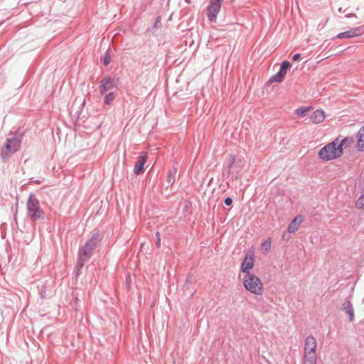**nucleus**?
Listing matches in <instances>:
<instances>
[{"mask_svg": "<svg viewBox=\"0 0 364 364\" xmlns=\"http://www.w3.org/2000/svg\"><path fill=\"white\" fill-rule=\"evenodd\" d=\"M352 141L350 137H336L318 151V156L323 161L339 159L343 155L344 149L350 146Z\"/></svg>", "mask_w": 364, "mask_h": 364, "instance_id": "obj_1", "label": "nucleus"}, {"mask_svg": "<svg viewBox=\"0 0 364 364\" xmlns=\"http://www.w3.org/2000/svg\"><path fill=\"white\" fill-rule=\"evenodd\" d=\"M244 287L251 294L261 296L264 291V284L259 277L255 274H244L242 278Z\"/></svg>", "mask_w": 364, "mask_h": 364, "instance_id": "obj_2", "label": "nucleus"}, {"mask_svg": "<svg viewBox=\"0 0 364 364\" xmlns=\"http://www.w3.org/2000/svg\"><path fill=\"white\" fill-rule=\"evenodd\" d=\"M317 342L312 336H309L305 339L303 364H316L317 363Z\"/></svg>", "mask_w": 364, "mask_h": 364, "instance_id": "obj_3", "label": "nucleus"}, {"mask_svg": "<svg viewBox=\"0 0 364 364\" xmlns=\"http://www.w3.org/2000/svg\"><path fill=\"white\" fill-rule=\"evenodd\" d=\"M101 239L102 235L99 232L92 234V237L80 250L79 257L81 261L85 262L90 258L93 250L97 246Z\"/></svg>", "mask_w": 364, "mask_h": 364, "instance_id": "obj_4", "label": "nucleus"}, {"mask_svg": "<svg viewBox=\"0 0 364 364\" xmlns=\"http://www.w3.org/2000/svg\"><path fill=\"white\" fill-rule=\"evenodd\" d=\"M28 215L33 221L44 218V213L40 208L38 200L31 196L27 202Z\"/></svg>", "mask_w": 364, "mask_h": 364, "instance_id": "obj_5", "label": "nucleus"}, {"mask_svg": "<svg viewBox=\"0 0 364 364\" xmlns=\"http://www.w3.org/2000/svg\"><path fill=\"white\" fill-rule=\"evenodd\" d=\"M20 146V141L16 137L8 139L1 149V157L6 159L12 154L18 151Z\"/></svg>", "mask_w": 364, "mask_h": 364, "instance_id": "obj_6", "label": "nucleus"}, {"mask_svg": "<svg viewBox=\"0 0 364 364\" xmlns=\"http://www.w3.org/2000/svg\"><path fill=\"white\" fill-rule=\"evenodd\" d=\"M220 8V0H210V4L207 8V16L210 21H216L217 15L219 13Z\"/></svg>", "mask_w": 364, "mask_h": 364, "instance_id": "obj_7", "label": "nucleus"}, {"mask_svg": "<svg viewBox=\"0 0 364 364\" xmlns=\"http://www.w3.org/2000/svg\"><path fill=\"white\" fill-rule=\"evenodd\" d=\"M254 264L255 256L253 253H248L242 263L241 271L244 274H252L250 270L254 267Z\"/></svg>", "mask_w": 364, "mask_h": 364, "instance_id": "obj_8", "label": "nucleus"}, {"mask_svg": "<svg viewBox=\"0 0 364 364\" xmlns=\"http://www.w3.org/2000/svg\"><path fill=\"white\" fill-rule=\"evenodd\" d=\"M148 154L146 152H142L137 157V161L134 167V172L136 175H140L144 173V166L146 162Z\"/></svg>", "mask_w": 364, "mask_h": 364, "instance_id": "obj_9", "label": "nucleus"}, {"mask_svg": "<svg viewBox=\"0 0 364 364\" xmlns=\"http://www.w3.org/2000/svg\"><path fill=\"white\" fill-rule=\"evenodd\" d=\"M362 27H356L350 29L349 31L340 33L337 35L336 38L339 39L350 38L358 36L361 34Z\"/></svg>", "mask_w": 364, "mask_h": 364, "instance_id": "obj_10", "label": "nucleus"}, {"mask_svg": "<svg viewBox=\"0 0 364 364\" xmlns=\"http://www.w3.org/2000/svg\"><path fill=\"white\" fill-rule=\"evenodd\" d=\"M303 220L304 219L301 215H297L288 225L287 231L289 233H294L297 231Z\"/></svg>", "mask_w": 364, "mask_h": 364, "instance_id": "obj_11", "label": "nucleus"}, {"mask_svg": "<svg viewBox=\"0 0 364 364\" xmlns=\"http://www.w3.org/2000/svg\"><path fill=\"white\" fill-rule=\"evenodd\" d=\"M325 113L323 110L317 109L314 111L310 117V120L314 124H318L325 119Z\"/></svg>", "mask_w": 364, "mask_h": 364, "instance_id": "obj_12", "label": "nucleus"}, {"mask_svg": "<svg viewBox=\"0 0 364 364\" xmlns=\"http://www.w3.org/2000/svg\"><path fill=\"white\" fill-rule=\"evenodd\" d=\"M114 87V83L111 78H106L102 80L100 85V90L102 94L112 90Z\"/></svg>", "mask_w": 364, "mask_h": 364, "instance_id": "obj_13", "label": "nucleus"}, {"mask_svg": "<svg viewBox=\"0 0 364 364\" xmlns=\"http://www.w3.org/2000/svg\"><path fill=\"white\" fill-rule=\"evenodd\" d=\"M357 149L358 151H364V125L357 134Z\"/></svg>", "mask_w": 364, "mask_h": 364, "instance_id": "obj_14", "label": "nucleus"}, {"mask_svg": "<svg viewBox=\"0 0 364 364\" xmlns=\"http://www.w3.org/2000/svg\"><path fill=\"white\" fill-rule=\"evenodd\" d=\"M287 75V73L280 70L277 74L273 75L270 79V82H281L284 80L285 76Z\"/></svg>", "mask_w": 364, "mask_h": 364, "instance_id": "obj_15", "label": "nucleus"}, {"mask_svg": "<svg viewBox=\"0 0 364 364\" xmlns=\"http://www.w3.org/2000/svg\"><path fill=\"white\" fill-rule=\"evenodd\" d=\"M272 241L270 238H267L261 245L260 251L263 254H267L271 249Z\"/></svg>", "mask_w": 364, "mask_h": 364, "instance_id": "obj_16", "label": "nucleus"}, {"mask_svg": "<svg viewBox=\"0 0 364 364\" xmlns=\"http://www.w3.org/2000/svg\"><path fill=\"white\" fill-rule=\"evenodd\" d=\"M343 309L349 315L350 319L352 321L354 317L353 309L352 304L350 301L345 302L343 304Z\"/></svg>", "mask_w": 364, "mask_h": 364, "instance_id": "obj_17", "label": "nucleus"}, {"mask_svg": "<svg viewBox=\"0 0 364 364\" xmlns=\"http://www.w3.org/2000/svg\"><path fill=\"white\" fill-rule=\"evenodd\" d=\"M310 110H311L310 107H301L296 109L294 111V113L296 115H297L299 117H304V116L307 115V114L309 112Z\"/></svg>", "mask_w": 364, "mask_h": 364, "instance_id": "obj_18", "label": "nucleus"}, {"mask_svg": "<svg viewBox=\"0 0 364 364\" xmlns=\"http://www.w3.org/2000/svg\"><path fill=\"white\" fill-rule=\"evenodd\" d=\"M355 205L358 209L364 208V196H362L360 198H358V199L355 202Z\"/></svg>", "mask_w": 364, "mask_h": 364, "instance_id": "obj_19", "label": "nucleus"}, {"mask_svg": "<svg viewBox=\"0 0 364 364\" xmlns=\"http://www.w3.org/2000/svg\"><path fill=\"white\" fill-rule=\"evenodd\" d=\"M114 100V95L112 92L109 93L105 97V102L107 105H110Z\"/></svg>", "mask_w": 364, "mask_h": 364, "instance_id": "obj_20", "label": "nucleus"}, {"mask_svg": "<svg viewBox=\"0 0 364 364\" xmlns=\"http://www.w3.org/2000/svg\"><path fill=\"white\" fill-rule=\"evenodd\" d=\"M110 61H111V57L109 54V52L107 51L105 54V56L102 58V62L105 65H107L110 63Z\"/></svg>", "mask_w": 364, "mask_h": 364, "instance_id": "obj_21", "label": "nucleus"}, {"mask_svg": "<svg viewBox=\"0 0 364 364\" xmlns=\"http://www.w3.org/2000/svg\"><path fill=\"white\" fill-rule=\"evenodd\" d=\"M291 67V64L288 61H284L281 65L280 70L287 73V70Z\"/></svg>", "mask_w": 364, "mask_h": 364, "instance_id": "obj_22", "label": "nucleus"}, {"mask_svg": "<svg viewBox=\"0 0 364 364\" xmlns=\"http://www.w3.org/2000/svg\"><path fill=\"white\" fill-rule=\"evenodd\" d=\"M175 181V176H174V174L172 173L171 172H169L168 173V182L170 183H173Z\"/></svg>", "mask_w": 364, "mask_h": 364, "instance_id": "obj_23", "label": "nucleus"}, {"mask_svg": "<svg viewBox=\"0 0 364 364\" xmlns=\"http://www.w3.org/2000/svg\"><path fill=\"white\" fill-rule=\"evenodd\" d=\"M235 161V156L232 154H230L228 156V162H229L230 167L232 166V164H234Z\"/></svg>", "mask_w": 364, "mask_h": 364, "instance_id": "obj_24", "label": "nucleus"}, {"mask_svg": "<svg viewBox=\"0 0 364 364\" xmlns=\"http://www.w3.org/2000/svg\"><path fill=\"white\" fill-rule=\"evenodd\" d=\"M225 203L226 205H230L232 203V200L230 198H227L225 200Z\"/></svg>", "mask_w": 364, "mask_h": 364, "instance_id": "obj_25", "label": "nucleus"}, {"mask_svg": "<svg viewBox=\"0 0 364 364\" xmlns=\"http://www.w3.org/2000/svg\"><path fill=\"white\" fill-rule=\"evenodd\" d=\"M156 237H157L156 245H157L158 247H160V246H161V240H160V237H159V232H156Z\"/></svg>", "mask_w": 364, "mask_h": 364, "instance_id": "obj_26", "label": "nucleus"}, {"mask_svg": "<svg viewBox=\"0 0 364 364\" xmlns=\"http://www.w3.org/2000/svg\"><path fill=\"white\" fill-rule=\"evenodd\" d=\"M300 57H301L300 54L297 53V54H295L292 58H293V60L296 61L300 58Z\"/></svg>", "mask_w": 364, "mask_h": 364, "instance_id": "obj_27", "label": "nucleus"}, {"mask_svg": "<svg viewBox=\"0 0 364 364\" xmlns=\"http://www.w3.org/2000/svg\"><path fill=\"white\" fill-rule=\"evenodd\" d=\"M355 16H355V14H348V15L347 16V17H348V18H350V17H355Z\"/></svg>", "mask_w": 364, "mask_h": 364, "instance_id": "obj_28", "label": "nucleus"}]
</instances>
